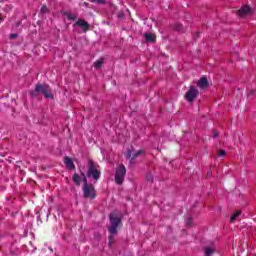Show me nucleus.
Masks as SVG:
<instances>
[{"label": "nucleus", "mask_w": 256, "mask_h": 256, "mask_svg": "<svg viewBox=\"0 0 256 256\" xmlns=\"http://www.w3.org/2000/svg\"><path fill=\"white\" fill-rule=\"evenodd\" d=\"M217 155L218 157H225V155H227V152L225 150H218Z\"/></svg>", "instance_id": "6ab92c4d"}, {"label": "nucleus", "mask_w": 256, "mask_h": 256, "mask_svg": "<svg viewBox=\"0 0 256 256\" xmlns=\"http://www.w3.org/2000/svg\"><path fill=\"white\" fill-rule=\"evenodd\" d=\"M64 163H65L67 169H75V164H73V160H71V158L65 157Z\"/></svg>", "instance_id": "f8f14e48"}, {"label": "nucleus", "mask_w": 256, "mask_h": 256, "mask_svg": "<svg viewBox=\"0 0 256 256\" xmlns=\"http://www.w3.org/2000/svg\"><path fill=\"white\" fill-rule=\"evenodd\" d=\"M172 29H174V31H178L179 33H183L185 31V29L183 28V24L176 22L172 25Z\"/></svg>", "instance_id": "ddd939ff"}, {"label": "nucleus", "mask_w": 256, "mask_h": 256, "mask_svg": "<svg viewBox=\"0 0 256 256\" xmlns=\"http://www.w3.org/2000/svg\"><path fill=\"white\" fill-rule=\"evenodd\" d=\"M67 18H68L70 21H75V19H77V16H76L75 14L68 13V14H67Z\"/></svg>", "instance_id": "a211bd4d"}, {"label": "nucleus", "mask_w": 256, "mask_h": 256, "mask_svg": "<svg viewBox=\"0 0 256 256\" xmlns=\"http://www.w3.org/2000/svg\"><path fill=\"white\" fill-rule=\"evenodd\" d=\"M126 174H127V169L125 168L124 165L121 164L116 168L115 182L117 183V185H121V183L125 181Z\"/></svg>", "instance_id": "20e7f679"}, {"label": "nucleus", "mask_w": 256, "mask_h": 256, "mask_svg": "<svg viewBox=\"0 0 256 256\" xmlns=\"http://www.w3.org/2000/svg\"><path fill=\"white\" fill-rule=\"evenodd\" d=\"M121 227V214L112 212L110 214V227L108 231L110 233L108 245H113L115 238L113 237Z\"/></svg>", "instance_id": "f257e3e1"}, {"label": "nucleus", "mask_w": 256, "mask_h": 256, "mask_svg": "<svg viewBox=\"0 0 256 256\" xmlns=\"http://www.w3.org/2000/svg\"><path fill=\"white\" fill-rule=\"evenodd\" d=\"M41 13H47V6H43L41 8Z\"/></svg>", "instance_id": "4be33fe9"}, {"label": "nucleus", "mask_w": 256, "mask_h": 256, "mask_svg": "<svg viewBox=\"0 0 256 256\" xmlns=\"http://www.w3.org/2000/svg\"><path fill=\"white\" fill-rule=\"evenodd\" d=\"M198 95H199V90H197L195 87L191 86L185 94V99H186V101H188V103H193V101H195V99H197Z\"/></svg>", "instance_id": "423d86ee"}, {"label": "nucleus", "mask_w": 256, "mask_h": 256, "mask_svg": "<svg viewBox=\"0 0 256 256\" xmlns=\"http://www.w3.org/2000/svg\"><path fill=\"white\" fill-rule=\"evenodd\" d=\"M143 150H128L126 153V159H130L131 163L137 159V157L143 155Z\"/></svg>", "instance_id": "0eeeda50"}, {"label": "nucleus", "mask_w": 256, "mask_h": 256, "mask_svg": "<svg viewBox=\"0 0 256 256\" xmlns=\"http://www.w3.org/2000/svg\"><path fill=\"white\" fill-rule=\"evenodd\" d=\"M144 39L147 43H155V34L145 33Z\"/></svg>", "instance_id": "9b49d317"}, {"label": "nucleus", "mask_w": 256, "mask_h": 256, "mask_svg": "<svg viewBox=\"0 0 256 256\" xmlns=\"http://www.w3.org/2000/svg\"><path fill=\"white\" fill-rule=\"evenodd\" d=\"M74 27H81L84 33H87V29H89V23L83 19H79L75 24Z\"/></svg>", "instance_id": "1a4fd4ad"}, {"label": "nucleus", "mask_w": 256, "mask_h": 256, "mask_svg": "<svg viewBox=\"0 0 256 256\" xmlns=\"http://www.w3.org/2000/svg\"><path fill=\"white\" fill-rule=\"evenodd\" d=\"M1 21H3V18H1V16H0V23H1Z\"/></svg>", "instance_id": "bb28decb"}, {"label": "nucleus", "mask_w": 256, "mask_h": 256, "mask_svg": "<svg viewBox=\"0 0 256 256\" xmlns=\"http://www.w3.org/2000/svg\"><path fill=\"white\" fill-rule=\"evenodd\" d=\"M213 253H215V250L211 247H206L204 249V256H211Z\"/></svg>", "instance_id": "2eb2a0df"}, {"label": "nucleus", "mask_w": 256, "mask_h": 256, "mask_svg": "<svg viewBox=\"0 0 256 256\" xmlns=\"http://www.w3.org/2000/svg\"><path fill=\"white\" fill-rule=\"evenodd\" d=\"M214 137L217 139V137H219V132H214Z\"/></svg>", "instance_id": "a878e982"}, {"label": "nucleus", "mask_w": 256, "mask_h": 256, "mask_svg": "<svg viewBox=\"0 0 256 256\" xmlns=\"http://www.w3.org/2000/svg\"><path fill=\"white\" fill-rule=\"evenodd\" d=\"M96 3H100V4L107 3V0H96Z\"/></svg>", "instance_id": "5701e85b"}, {"label": "nucleus", "mask_w": 256, "mask_h": 256, "mask_svg": "<svg viewBox=\"0 0 256 256\" xmlns=\"http://www.w3.org/2000/svg\"><path fill=\"white\" fill-rule=\"evenodd\" d=\"M100 175H101V173L97 169V165H95V162H93L92 160H89L88 161L87 177H93L95 179V181H97V179H99Z\"/></svg>", "instance_id": "39448f33"}, {"label": "nucleus", "mask_w": 256, "mask_h": 256, "mask_svg": "<svg viewBox=\"0 0 256 256\" xmlns=\"http://www.w3.org/2000/svg\"><path fill=\"white\" fill-rule=\"evenodd\" d=\"M252 13H253V9H251V7H249L248 5H244L238 10L239 17H247Z\"/></svg>", "instance_id": "6e6552de"}, {"label": "nucleus", "mask_w": 256, "mask_h": 256, "mask_svg": "<svg viewBox=\"0 0 256 256\" xmlns=\"http://www.w3.org/2000/svg\"><path fill=\"white\" fill-rule=\"evenodd\" d=\"M186 225L187 227H191V225H193V218H187Z\"/></svg>", "instance_id": "aec40b11"}, {"label": "nucleus", "mask_w": 256, "mask_h": 256, "mask_svg": "<svg viewBox=\"0 0 256 256\" xmlns=\"http://www.w3.org/2000/svg\"><path fill=\"white\" fill-rule=\"evenodd\" d=\"M102 66H103V59H99L94 63L95 69H101Z\"/></svg>", "instance_id": "f3484780"}, {"label": "nucleus", "mask_w": 256, "mask_h": 256, "mask_svg": "<svg viewBox=\"0 0 256 256\" xmlns=\"http://www.w3.org/2000/svg\"><path fill=\"white\" fill-rule=\"evenodd\" d=\"M197 87H199V89H207V87H209V81L207 80V78H200V80L197 82Z\"/></svg>", "instance_id": "9d476101"}, {"label": "nucleus", "mask_w": 256, "mask_h": 256, "mask_svg": "<svg viewBox=\"0 0 256 256\" xmlns=\"http://www.w3.org/2000/svg\"><path fill=\"white\" fill-rule=\"evenodd\" d=\"M199 38V32H196V34L194 35V39H198Z\"/></svg>", "instance_id": "393cba45"}, {"label": "nucleus", "mask_w": 256, "mask_h": 256, "mask_svg": "<svg viewBox=\"0 0 256 256\" xmlns=\"http://www.w3.org/2000/svg\"><path fill=\"white\" fill-rule=\"evenodd\" d=\"M72 181H74L76 185H81V177L79 176V174H74L72 177Z\"/></svg>", "instance_id": "dca6fc26"}, {"label": "nucleus", "mask_w": 256, "mask_h": 256, "mask_svg": "<svg viewBox=\"0 0 256 256\" xmlns=\"http://www.w3.org/2000/svg\"><path fill=\"white\" fill-rule=\"evenodd\" d=\"M15 37H17V34H11V35H10V38H11V39H15Z\"/></svg>", "instance_id": "b1692460"}, {"label": "nucleus", "mask_w": 256, "mask_h": 256, "mask_svg": "<svg viewBox=\"0 0 256 256\" xmlns=\"http://www.w3.org/2000/svg\"><path fill=\"white\" fill-rule=\"evenodd\" d=\"M239 215H241L240 210H237L234 214H232L230 217V223H235V221H237V217H239Z\"/></svg>", "instance_id": "4468645a"}, {"label": "nucleus", "mask_w": 256, "mask_h": 256, "mask_svg": "<svg viewBox=\"0 0 256 256\" xmlns=\"http://www.w3.org/2000/svg\"><path fill=\"white\" fill-rule=\"evenodd\" d=\"M39 93H42L46 99H53V92L51 91V87L49 85L38 84L35 87V90L30 92L31 97H37Z\"/></svg>", "instance_id": "f03ea898"}, {"label": "nucleus", "mask_w": 256, "mask_h": 256, "mask_svg": "<svg viewBox=\"0 0 256 256\" xmlns=\"http://www.w3.org/2000/svg\"><path fill=\"white\" fill-rule=\"evenodd\" d=\"M256 91L255 90H251L249 93H248V97H253V95H255Z\"/></svg>", "instance_id": "412c9836"}, {"label": "nucleus", "mask_w": 256, "mask_h": 256, "mask_svg": "<svg viewBox=\"0 0 256 256\" xmlns=\"http://www.w3.org/2000/svg\"><path fill=\"white\" fill-rule=\"evenodd\" d=\"M84 179L83 193L86 199H95V187L93 185L87 183V176L85 173H81Z\"/></svg>", "instance_id": "7ed1b4c3"}]
</instances>
